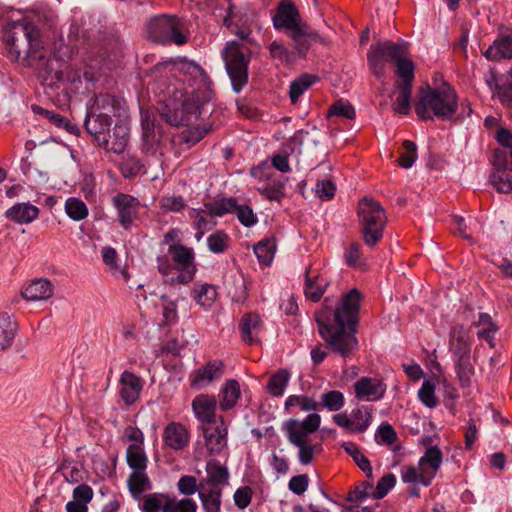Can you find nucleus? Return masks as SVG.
<instances>
[{"mask_svg":"<svg viewBox=\"0 0 512 512\" xmlns=\"http://www.w3.org/2000/svg\"><path fill=\"white\" fill-rule=\"evenodd\" d=\"M155 75L160 94L167 96L159 108L161 118L172 126H188L200 116L202 101L195 87L205 84L208 76L197 63L187 60H167L150 69Z\"/></svg>","mask_w":512,"mask_h":512,"instance_id":"obj_1","label":"nucleus"},{"mask_svg":"<svg viewBox=\"0 0 512 512\" xmlns=\"http://www.w3.org/2000/svg\"><path fill=\"white\" fill-rule=\"evenodd\" d=\"M361 297L360 291L353 288L343 295L335 309L324 304L315 313L318 332L326 348L343 358L350 357L358 348L356 334Z\"/></svg>","mask_w":512,"mask_h":512,"instance_id":"obj_2","label":"nucleus"},{"mask_svg":"<svg viewBox=\"0 0 512 512\" xmlns=\"http://www.w3.org/2000/svg\"><path fill=\"white\" fill-rule=\"evenodd\" d=\"M3 39L11 60L36 67L46 64L40 30L34 23L25 20L8 22L3 28Z\"/></svg>","mask_w":512,"mask_h":512,"instance_id":"obj_3","label":"nucleus"},{"mask_svg":"<svg viewBox=\"0 0 512 512\" xmlns=\"http://www.w3.org/2000/svg\"><path fill=\"white\" fill-rule=\"evenodd\" d=\"M456 90L447 82L441 87H427L415 103V113L420 120H454L458 111Z\"/></svg>","mask_w":512,"mask_h":512,"instance_id":"obj_4","label":"nucleus"},{"mask_svg":"<svg viewBox=\"0 0 512 512\" xmlns=\"http://www.w3.org/2000/svg\"><path fill=\"white\" fill-rule=\"evenodd\" d=\"M472 340L470 332L463 324H455L449 331V352L455 364V370L462 387H468L474 375L471 363Z\"/></svg>","mask_w":512,"mask_h":512,"instance_id":"obj_5","label":"nucleus"},{"mask_svg":"<svg viewBox=\"0 0 512 512\" xmlns=\"http://www.w3.org/2000/svg\"><path fill=\"white\" fill-rule=\"evenodd\" d=\"M358 217L364 243L374 247L383 237L387 216L381 204L364 197L358 203Z\"/></svg>","mask_w":512,"mask_h":512,"instance_id":"obj_6","label":"nucleus"},{"mask_svg":"<svg viewBox=\"0 0 512 512\" xmlns=\"http://www.w3.org/2000/svg\"><path fill=\"white\" fill-rule=\"evenodd\" d=\"M146 32L150 41L163 46H182L188 42L183 21L177 16L162 14L152 17L146 24Z\"/></svg>","mask_w":512,"mask_h":512,"instance_id":"obj_7","label":"nucleus"},{"mask_svg":"<svg viewBox=\"0 0 512 512\" xmlns=\"http://www.w3.org/2000/svg\"><path fill=\"white\" fill-rule=\"evenodd\" d=\"M222 58L225 63L227 74L230 78L232 89L240 93L248 83V67L250 56L245 55L242 45L236 41L226 43Z\"/></svg>","mask_w":512,"mask_h":512,"instance_id":"obj_8","label":"nucleus"},{"mask_svg":"<svg viewBox=\"0 0 512 512\" xmlns=\"http://www.w3.org/2000/svg\"><path fill=\"white\" fill-rule=\"evenodd\" d=\"M407 44L393 41L378 42L370 46L367 53L368 65L378 79L385 76V63H395L407 54Z\"/></svg>","mask_w":512,"mask_h":512,"instance_id":"obj_9","label":"nucleus"},{"mask_svg":"<svg viewBox=\"0 0 512 512\" xmlns=\"http://www.w3.org/2000/svg\"><path fill=\"white\" fill-rule=\"evenodd\" d=\"M168 254L177 268V275L170 278L171 283L188 284L191 282L197 271L193 248L183 244H170Z\"/></svg>","mask_w":512,"mask_h":512,"instance_id":"obj_10","label":"nucleus"},{"mask_svg":"<svg viewBox=\"0 0 512 512\" xmlns=\"http://www.w3.org/2000/svg\"><path fill=\"white\" fill-rule=\"evenodd\" d=\"M225 363L219 359L209 360L189 376V384L192 389L201 390L222 378L225 373Z\"/></svg>","mask_w":512,"mask_h":512,"instance_id":"obj_11","label":"nucleus"},{"mask_svg":"<svg viewBox=\"0 0 512 512\" xmlns=\"http://www.w3.org/2000/svg\"><path fill=\"white\" fill-rule=\"evenodd\" d=\"M118 222L124 230H130L138 218L140 201L129 194L118 193L112 199Z\"/></svg>","mask_w":512,"mask_h":512,"instance_id":"obj_12","label":"nucleus"},{"mask_svg":"<svg viewBox=\"0 0 512 512\" xmlns=\"http://www.w3.org/2000/svg\"><path fill=\"white\" fill-rule=\"evenodd\" d=\"M204 438V446L209 456L219 455L227 446L228 428L224 418L219 417V423L216 426L202 425L199 427Z\"/></svg>","mask_w":512,"mask_h":512,"instance_id":"obj_13","label":"nucleus"},{"mask_svg":"<svg viewBox=\"0 0 512 512\" xmlns=\"http://www.w3.org/2000/svg\"><path fill=\"white\" fill-rule=\"evenodd\" d=\"M88 111L112 119V116L124 117L127 107L124 99L108 93H101L95 96L94 104Z\"/></svg>","mask_w":512,"mask_h":512,"instance_id":"obj_14","label":"nucleus"},{"mask_svg":"<svg viewBox=\"0 0 512 512\" xmlns=\"http://www.w3.org/2000/svg\"><path fill=\"white\" fill-rule=\"evenodd\" d=\"M273 25L277 30H288L289 32L301 27L300 15L297 7L288 0H281L278 4Z\"/></svg>","mask_w":512,"mask_h":512,"instance_id":"obj_15","label":"nucleus"},{"mask_svg":"<svg viewBox=\"0 0 512 512\" xmlns=\"http://www.w3.org/2000/svg\"><path fill=\"white\" fill-rule=\"evenodd\" d=\"M289 36L292 39L294 49L300 58H304L307 55L312 42L320 44L327 43L324 37L305 23L301 27L290 32Z\"/></svg>","mask_w":512,"mask_h":512,"instance_id":"obj_16","label":"nucleus"},{"mask_svg":"<svg viewBox=\"0 0 512 512\" xmlns=\"http://www.w3.org/2000/svg\"><path fill=\"white\" fill-rule=\"evenodd\" d=\"M111 125V118L87 111L84 128L93 137L98 146L107 147V137H110Z\"/></svg>","mask_w":512,"mask_h":512,"instance_id":"obj_17","label":"nucleus"},{"mask_svg":"<svg viewBox=\"0 0 512 512\" xmlns=\"http://www.w3.org/2000/svg\"><path fill=\"white\" fill-rule=\"evenodd\" d=\"M495 139L500 147L493 153L494 167L512 168V132L504 127L496 131Z\"/></svg>","mask_w":512,"mask_h":512,"instance_id":"obj_18","label":"nucleus"},{"mask_svg":"<svg viewBox=\"0 0 512 512\" xmlns=\"http://www.w3.org/2000/svg\"><path fill=\"white\" fill-rule=\"evenodd\" d=\"M386 384L378 378L361 377L354 383L356 398L366 401H377L384 397Z\"/></svg>","mask_w":512,"mask_h":512,"instance_id":"obj_19","label":"nucleus"},{"mask_svg":"<svg viewBox=\"0 0 512 512\" xmlns=\"http://www.w3.org/2000/svg\"><path fill=\"white\" fill-rule=\"evenodd\" d=\"M330 281L325 273L308 268L305 272L304 294L307 299L318 302L324 295Z\"/></svg>","mask_w":512,"mask_h":512,"instance_id":"obj_20","label":"nucleus"},{"mask_svg":"<svg viewBox=\"0 0 512 512\" xmlns=\"http://www.w3.org/2000/svg\"><path fill=\"white\" fill-rule=\"evenodd\" d=\"M205 469L206 478L200 481L203 487L223 490L229 484V471L219 460L210 459Z\"/></svg>","mask_w":512,"mask_h":512,"instance_id":"obj_21","label":"nucleus"},{"mask_svg":"<svg viewBox=\"0 0 512 512\" xmlns=\"http://www.w3.org/2000/svg\"><path fill=\"white\" fill-rule=\"evenodd\" d=\"M217 401L215 396L199 394L192 401L195 417L203 424L210 425L216 421Z\"/></svg>","mask_w":512,"mask_h":512,"instance_id":"obj_22","label":"nucleus"},{"mask_svg":"<svg viewBox=\"0 0 512 512\" xmlns=\"http://www.w3.org/2000/svg\"><path fill=\"white\" fill-rule=\"evenodd\" d=\"M120 397L128 406L134 404L143 389V380L135 373L125 370L120 376Z\"/></svg>","mask_w":512,"mask_h":512,"instance_id":"obj_23","label":"nucleus"},{"mask_svg":"<svg viewBox=\"0 0 512 512\" xmlns=\"http://www.w3.org/2000/svg\"><path fill=\"white\" fill-rule=\"evenodd\" d=\"M163 442L172 450H183L189 443L190 432L180 422L169 423L163 431Z\"/></svg>","mask_w":512,"mask_h":512,"instance_id":"obj_24","label":"nucleus"},{"mask_svg":"<svg viewBox=\"0 0 512 512\" xmlns=\"http://www.w3.org/2000/svg\"><path fill=\"white\" fill-rule=\"evenodd\" d=\"M483 56L494 62L512 59V32L499 35L483 53Z\"/></svg>","mask_w":512,"mask_h":512,"instance_id":"obj_25","label":"nucleus"},{"mask_svg":"<svg viewBox=\"0 0 512 512\" xmlns=\"http://www.w3.org/2000/svg\"><path fill=\"white\" fill-rule=\"evenodd\" d=\"M40 210L29 202L16 203L7 209L4 216L17 224H30L39 216Z\"/></svg>","mask_w":512,"mask_h":512,"instance_id":"obj_26","label":"nucleus"},{"mask_svg":"<svg viewBox=\"0 0 512 512\" xmlns=\"http://www.w3.org/2000/svg\"><path fill=\"white\" fill-rule=\"evenodd\" d=\"M261 326L262 320L258 314L251 312L244 314L239 323V331L243 342L250 346L258 344V333Z\"/></svg>","mask_w":512,"mask_h":512,"instance_id":"obj_27","label":"nucleus"},{"mask_svg":"<svg viewBox=\"0 0 512 512\" xmlns=\"http://www.w3.org/2000/svg\"><path fill=\"white\" fill-rule=\"evenodd\" d=\"M18 332V324L13 315L0 312V352L10 348Z\"/></svg>","mask_w":512,"mask_h":512,"instance_id":"obj_28","label":"nucleus"},{"mask_svg":"<svg viewBox=\"0 0 512 512\" xmlns=\"http://www.w3.org/2000/svg\"><path fill=\"white\" fill-rule=\"evenodd\" d=\"M31 110L37 114L43 116L47 119L51 124L55 125L57 128L64 129L70 134L78 135L80 129L77 125L73 124L68 118L62 116L59 113L54 111L47 110L39 105L33 104L31 106Z\"/></svg>","mask_w":512,"mask_h":512,"instance_id":"obj_29","label":"nucleus"},{"mask_svg":"<svg viewBox=\"0 0 512 512\" xmlns=\"http://www.w3.org/2000/svg\"><path fill=\"white\" fill-rule=\"evenodd\" d=\"M240 384L236 379L225 382L219 392V405L221 410L228 411L234 408L240 398Z\"/></svg>","mask_w":512,"mask_h":512,"instance_id":"obj_30","label":"nucleus"},{"mask_svg":"<svg viewBox=\"0 0 512 512\" xmlns=\"http://www.w3.org/2000/svg\"><path fill=\"white\" fill-rule=\"evenodd\" d=\"M412 86L410 84L394 83L395 99L392 109L395 113L408 115L411 109Z\"/></svg>","mask_w":512,"mask_h":512,"instance_id":"obj_31","label":"nucleus"},{"mask_svg":"<svg viewBox=\"0 0 512 512\" xmlns=\"http://www.w3.org/2000/svg\"><path fill=\"white\" fill-rule=\"evenodd\" d=\"M52 294V284L46 279H35L22 291L23 298L30 301L46 300Z\"/></svg>","mask_w":512,"mask_h":512,"instance_id":"obj_32","label":"nucleus"},{"mask_svg":"<svg viewBox=\"0 0 512 512\" xmlns=\"http://www.w3.org/2000/svg\"><path fill=\"white\" fill-rule=\"evenodd\" d=\"M199 499L205 512H220L223 490L203 487L200 484Z\"/></svg>","mask_w":512,"mask_h":512,"instance_id":"obj_33","label":"nucleus"},{"mask_svg":"<svg viewBox=\"0 0 512 512\" xmlns=\"http://www.w3.org/2000/svg\"><path fill=\"white\" fill-rule=\"evenodd\" d=\"M129 140L128 127L124 124L117 123L113 128V135L107 137V147H103L107 151L116 154L124 152Z\"/></svg>","mask_w":512,"mask_h":512,"instance_id":"obj_34","label":"nucleus"},{"mask_svg":"<svg viewBox=\"0 0 512 512\" xmlns=\"http://www.w3.org/2000/svg\"><path fill=\"white\" fill-rule=\"evenodd\" d=\"M442 460V451L437 446H430L420 458L418 465L420 469H427L428 475H433L434 478L442 464Z\"/></svg>","mask_w":512,"mask_h":512,"instance_id":"obj_35","label":"nucleus"},{"mask_svg":"<svg viewBox=\"0 0 512 512\" xmlns=\"http://www.w3.org/2000/svg\"><path fill=\"white\" fill-rule=\"evenodd\" d=\"M206 214L211 217H222L234 213L237 208V201L232 197H224L220 200L204 203Z\"/></svg>","mask_w":512,"mask_h":512,"instance_id":"obj_36","label":"nucleus"},{"mask_svg":"<svg viewBox=\"0 0 512 512\" xmlns=\"http://www.w3.org/2000/svg\"><path fill=\"white\" fill-rule=\"evenodd\" d=\"M394 64L396 66L395 73L399 78L395 83L413 85L415 66L413 61L409 58V52L407 51V54L402 55Z\"/></svg>","mask_w":512,"mask_h":512,"instance_id":"obj_37","label":"nucleus"},{"mask_svg":"<svg viewBox=\"0 0 512 512\" xmlns=\"http://www.w3.org/2000/svg\"><path fill=\"white\" fill-rule=\"evenodd\" d=\"M127 484L134 498H138L144 491L152 488L151 481L145 470L133 471L128 477Z\"/></svg>","mask_w":512,"mask_h":512,"instance_id":"obj_38","label":"nucleus"},{"mask_svg":"<svg viewBox=\"0 0 512 512\" xmlns=\"http://www.w3.org/2000/svg\"><path fill=\"white\" fill-rule=\"evenodd\" d=\"M319 80L318 76L304 73L290 84L289 97L294 104L300 96Z\"/></svg>","mask_w":512,"mask_h":512,"instance_id":"obj_39","label":"nucleus"},{"mask_svg":"<svg viewBox=\"0 0 512 512\" xmlns=\"http://www.w3.org/2000/svg\"><path fill=\"white\" fill-rule=\"evenodd\" d=\"M495 170L490 175V182L500 193L512 192V175L509 171L512 168L494 167Z\"/></svg>","mask_w":512,"mask_h":512,"instance_id":"obj_40","label":"nucleus"},{"mask_svg":"<svg viewBox=\"0 0 512 512\" xmlns=\"http://www.w3.org/2000/svg\"><path fill=\"white\" fill-rule=\"evenodd\" d=\"M290 380V373L286 369H279L271 375L267 382V390L274 397L284 394Z\"/></svg>","mask_w":512,"mask_h":512,"instance_id":"obj_41","label":"nucleus"},{"mask_svg":"<svg viewBox=\"0 0 512 512\" xmlns=\"http://www.w3.org/2000/svg\"><path fill=\"white\" fill-rule=\"evenodd\" d=\"M341 447L350 455L357 466L366 474L368 478L372 477L373 471L369 459L362 454L359 447L353 442H344Z\"/></svg>","mask_w":512,"mask_h":512,"instance_id":"obj_42","label":"nucleus"},{"mask_svg":"<svg viewBox=\"0 0 512 512\" xmlns=\"http://www.w3.org/2000/svg\"><path fill=\"white\" fill-rule=\"evenodd\" d=\"M401 478L405 483H421L424 486H429L432 483L433 475H428L427 469H417L410 465L402 468Z\"/></svg>","mask_w":512,"mask_h":512,"instance_id":"obj_43","label":"nucleus"},{"mask_svg":"<svg viewBox=\"0 0 512 512\" xmlns=\"http://www.w3.org/2000/svg\"><path fill=\"white\" fill-rule=\"evenodd\" d=\"M283 430L287 434L289 442L295 446H300L307 441L308 432L300 425V421L289 419L283 425Z\"/></svg>","mask_w":512,"mask_h":512,"instance_id":"obj_44","label":"nucleus"},{"mask_svg":"<svg viewBox=\"0 0 512 512\" xmlns=\"http://www.w3.org/2000/svg\"><path fill=\"white\" fill-rule=\"evenodd\" d=\"M126 460L128 466L133 471L146 470L148 459L144 451V446L129 445L126 450Z\"/></svg>","mask_w":512,"mask_h":512,"instance_id":"obj_45","label":"nucleus"},{"mask_svg":"<svg viewBox=\"0 0 512 512\" xmlns=\"http://www.w3.org/2000/svg\"><path fill=\"white\" fill-rule=\"evenodd\" d=\"M197 504L191 498H183L178 500L167 494L163 512H197Z\"/></svg>","mask_w":512,"mask_h":512,"instance_id":"obj_46","label":"nucleus"},{"mask_svg":"<svg viewBox=\"0 0 512 512\" xmlns=\"http://www.w3.org/2000/svg\"><path fill=\"white\" fill-rule=\"evenodd\" d=\"M276 251V241L274 238H265L254 246V253L256 254L259 262L264 265H269Z\"/></svg>","mask_w":512,"mask_h":512,"instance_id":"obj_47","label":"nucleus"},{"mask_svg":"<svg viewBox=\"0 0 512 512\" xmlns=\"http://www.w3.org/2000/svg\"><path fill=\"white\" fill-rule=\"evenodd\" d=\"M299 406L302 411H316L320 409V404L312 397L306 395H290L287 397L284 407L291 412V409Z\"/></svg>","mask_w":512,"mask_h":512,"instance_id":"obj_48","label":"nucleus"},{"mask_svg":"<svg viewBox=\"0 0 512 512\" xmlns=\"http://www.w3.org/2000/svg\"><path fill=\"white\" fill-rule=\"evenodd\" d=\"M320 408H326L331 412L339 411L345 404V397L341 391L330 390L321 395Z\"/></svg>","mask_w":512,"mask_h":512,"instance_id":"obj_49","label":"nucleus"},{"mask_svg":"<svg viewBox=\"0 0 512 512\" xmlns=\"http://www.w3.org/2000/svg\"><path fill=\"white\" fill-rule=\"evenodd\" d=\"M166 498V493L146 494L142 498L140 509L142 512H163Z\"/></svg>","mask_w":512,"mask_h":512,"instance_id":"obj_50","label":"nucleus"},{"mask_svg":"<svg viewBox=\"0 0 512 512\" xmlns=\"http://www.w3.org/2000/svg\"><path fill=\"white\" fill-rule=\"evenodd\" d=\"M65 211L69 218L74 221H81L88 216L86 204L76 197H70L66 200Z\"/></svg>","mask_w":512,"mask_h":512,"instance_id":"obj_51","label":"nucleus"},{"mask_svg":"<svg viewBox=\"0 0 512 512\" xmlns=\"http://www.w3.org/2000/svg\"><path fill=\"white\" fill-rule=\"evenodd\" d=\"M230 243V237L224 230H218L207 238L208 249L215 254L224 253Z\"/></svg>","mask_w":512,"mask_h":512,"instance_id":"obj_52","label":"nucleus"},{"mask_svg":"<svg viewBox=\"0 0 512 512\" xmlns=\"http://www.w3.org/2000/svg\"><path fill=\"white\" fill-rule=\"evenodd\" d=\"M435 389L436 387L432 380H424L418 390V398L427 408L433 409L439 404L435 395Z\"/></svg>","mask_w":512,"mask_h":512,"instance_id":"obj_53","label":"nucleus"},{"mask_svg":"<svg viewBox=\"0 0 512 512\" xmlns=\"http://www.w3.org/2000/svg\"><path fill=\"white\" fill-rule=\"evenodd\" d=\"M217 296L213 285L202 284L194 288V300L203 307H209L215 301Z\"/></svg>","mask_w":512,"mask_h":512,"instance_id":"obj_54","label":"nucleus"},{"mask_svg":"<svg viewBox=\"0 0 512 512\" xmlns=\"http://www.w3.org/2000/svg\"><path fill=\"white\" fill-rule=\"evenodd\" d=\"M268 50L270 53V57L273 60H278L281 63L289 64L294 61V53L290 51L283 43L280 41H273L268 46Z\"/></svg>","mask_w":512,"mask_h":512,"instance_id":"obj_55","label":"nucleus"},{"mask_svg":"<svg viewBox=\"0 0 512 512\" xmlns=\"http://www.w3.org/2000/svg\"><path fill=\"white\" fill-rule=\"evenodd\" d=\"M187 204L181 195H167L159 200V208L164 213L182 212Z\"/></svg>","mask_w":512,"mask_h":512,"instance_id":"obj_56","label":"nucleus"},{"mask_svg":"<svg viewBox=\"0 0 512 512\" xmlns=\"http://www.w3.org/2000/svg\"><path fill=\"white\" fill-rule=\"evenodd\" d=\"M372 414L368 409L356 408L352 411L353 432L362 433L371 423Z\"/></svg>","mask_w":512,"mask_h":512,"instance_id":"obj_57","label":"nucleus"},{"mask_svg":"<svg viewBox=\"0 0 512 512\" xmlns=\"http://www.w3.org/2000/svg\"><path fill=\"white\" fill-rule=\"evenodd\" d=\"M402 146L405 151L400 154L398 163L401 167L408 169L417 159V146L411 140H405Z\"/></svg>","mask_w":512,"mask_h":512,"instance_id":"obj_58","label":"nucleus"},{"mask_svg":"<svg viewBox=\"0 0 512 512\" xmlns=\"http://www.w3.org/2000/svg\"><path fill=\"white\" fill-rule=\"evenodd\" d=\"M177 488L182 495L190 496L195 492L199 493L201 486L200 482L197 483L196 477L192 475H183L178 480Z\"/></svg>","mask_w":512,"mask_h":512,"instance_id":"obj_59","label":"nucleus"},{"mask_svg":"<svg viewBox=\"0 0 512 512\" xmlns=\"http://www.w3.org/2000/svg\"><path fill=\"white\" fill-rule=\"evenodd\" d=\"M328 114L329 116L335 115L350 120L354 119L356 116L354 107L349 102H344L343 100H338L331 105Z\"/></svg>","mask_w":512,"mask_h":512,"instance_id":"obj_60","label":"nucleus"},{"mask_svg":"<svg viewBox=\"0 0 512 512\" xmlns=\"http://www.w3.org/2000/svg\"><path fill=\"white\" fill-rule=\"evenodd\" d=\"M234 213L236 214L239 222L245 227H251L258 222L256 214L252 208L247 205H238Z\"/></svg>","mask_w":512,"mask_h":512,"instance_id":"obj_61","label":"nucleus"},{"mask_svg":"<svg viewBox=\"0 0 512 512\" xmlns=\"http://www.w3.org/2000/svg\"><path fill=\"white\" fill-rule=\"evenodd\" d=\"M316 195L323 201L331 200L336 192V185L330 179H321L316 183Z\"/></svg>","mask_w":512,"mask_h":512,"instance_id":"obj_62","label":"nucleus"},{"mask_svg":"<svg viewBox=\"0 0 512 512\" xmlns=\"http://www.w3.org/2000/svg\"><path fill=\"white\" fill-rule=\"evenodd\" d=\"M396 477L394 474L389 473L384 475L377 483L374 497L376 499H382L387 495V493L395 486Z\"/></svg>","mask_w":512,"mask_h":512,"instance_id":"obj_63","label":"nucleus"},{"mask_svg":"<svg viewBox=\"0 0 512 512\" xmlns=\"http://www.w3.org/2000/svg\"><path fill=\"white\" fill-rule=\"evenodd\" d=\"M253 490L250 486H242L234 493V503L239 509H245L251 503Z\"/></svg>","mask_w":512,"mask_h":512,"instance_id":"obj_64","label":"nucleus"}]
</instances>
